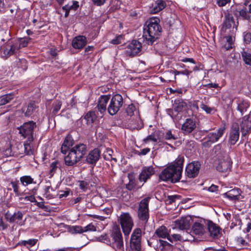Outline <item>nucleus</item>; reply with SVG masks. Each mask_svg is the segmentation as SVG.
<instances>
[{"mask_svg":"<svg viewBox=\"0 0 251 251\" xmlns=\"http://www.w3.org/2000/svg\"><path fill=\"white\" fill-rule=\"evenodd\" d=\"M25 151L26 155H29L33 154V150L29 144H25Z\"/></svg>","mask_w":251,"mask_h":251,"instance_id":"obj_59","label":"nucleus"},{"mask_svg":"<svg viewBox=\"0 0 251 251\" xmlns=\"http://www.w3.org/2000/svg\"><path fill=\"white\" fill-rule=\"evenodd\" d=\"M150 151V149L147 148L143 149L141 150L140 151H137L136 154L138 155H146L147 153H148Z\"/></svg>","mask_w":251,"mask_h":251,"instance_id":"obj_63","label":"nucleus"},{"mask_svg":"<svg viewBox=\"0 0 251 251\" xmlns=\"http://www.w3.org/2000/svg\"><path fill=\"white\" fill-rule=\"evenodd\" d=\"M73 3L72 5H70L69 4H66L65 6L62 7L63 10H71L73 9L76 10L78 7H79L78 2L77 1H73Z\"/></svg>","mask_w":251,"mask_h":251,"instance_id":"obj_47","label":"nucleus"},{"mask_svg":"<svg viewBox=\"0 0 251 251\" xmlns=\"http://www.w3.org/2000/svg\"><path fill=\"white\" fill-rule=\"evenodd\" d=\"M113 151L110 149H106L105 151L103 153V157L106 160L114 161V162H117V160L116 158L113 157L112 153Z\"/></svg>","mask_w":251,"mask_h":251,"instance_id":"obj_38","label":"nucleus"},{"mask_svg":"<svg viewBox=\"0 0 251 251\" xmlns=\"http://www.w3.org/2000/svg\"><path fill=\"white\" fill-rule=\"evenodd\" d=\"M135 110V107L133 104L129 105L126 108V111L127 115L132 116Z\"/></svg>","mask_w":251,"mask_h":251,"instance_id":"obj_52","label":"nucleus"},{"mask_svg":"<svg viewBox=\"0 0 251 251\" xmlns=\"http://www.w3.org/2000/svg\"><path fill=\"white\" fill-rule=\"evenodd\" d=\"M181 176V175L175 169V165H170L162 171L159 178L164 181H170L172 183H176L180 180Z\"/></svg>","mask_w":251,"mask_h":251,"instance_id":"obj_3","label":"nucleus"},{"mask_svg":"<svg viewBox=\"0 0 251 251\" xmlns=\"http://www.w3.org/2000/svg\"><path fill=\"white\" fill-rule=\"evenodd\" d=\"M20 201L25 200V201H29L32 202H36L37 201L35 199V197L33 195H31L29 196H26L25 198H20Z\"/></svg>","mask_w":251,"mask_h":251,"instance_id":"obj_56","label":"nucleus"},{"mask_svg":"<svg viewBox=\"0 0 251 251\" xmlns=\"http://www.w3.org/2000/svg\"><path fill=\"white\" fill-rule=\"evenodd\" d=\"M151 197H147L142 200L139 203L137 216L138 219L146 224L149 219V203Z\"/></svg>","mask_w":251,"mask_h":251,"instance_id":"obj_5","label":"nucleus"},{"mask_svg":"<svg viewBox=\"0 0 251 251\" xmlns=\"http://www.w3.org/2000/svg\"><path fill=\"white\" fill-rule=\"evenodd\" d=\"M142 44L137 40H132L129 43L125 51V54L126 56L133 57L136 55H139L142 50Z\"/></svg>","mask_w":251,"mask_h":251,"instance_id":"obj_12","label":"nucleus"},{"mask_svg":"<svg viewBox=\"0 0 251 251\" xmlns=\"http://www.w3.org/2000/svg\"><path fill=\"white\" fill-rule=\"evenodd\" d=\"M13 98V94L12 93L1 96L0 97V105H4L9 102Z\"/></svg>","mask_w":251,"mask_h":251,"instance_id":"obj_39","label":"nucleus"},{"mask_svg":"<svg viewBox=\"0 0 251 251\" xmlns=\"http://www.w3.org/2000/svg\"><path fill=\"white\" fill-rule=\"evenodd\" d=\"M241 55L245 63L251 66V53L243 50L241 52Z\"/></svg>","mask_w":251,"mask_h":251,"instance_id":"obj_45","label":"nucleus"},{"mask_svg":"<svg viewBox=\"0 0 251 251\" xmlns=\"http://www.w3.org/2000/svg\"><path fill=\"white\" fill-rule=\"evenodd\" d=\"M97 116L94 112L89 111L84 116V119L87 121L88 124H91L94 122Z\"/></svg>","mask_w":251,"mask_h":251,"instance_id":"obj_40","label":"nucleus"},{"mask_svg":"<svg viewBox=\"0 0 251 251\" xmlns=\"http://www.w3.org/2000/svg\"><path fill=\"white\" fill-rule=\"evenodd\" d=\"M70 193V190H67L65 191H60L59 195V198L60 199L63 198V197H67Z\"/></svg>","mask_w":251,"mask_h":251,"instance_id":"obj_64","label":"nucleus"},{"mask_svg":"<svg viewBox=\"0 0 251 251\" xmlns=\"http://www.w3.org/2000/svg\"><path fill=\"white\" fill-rule=\"evenodd\" d=\"M19 183V182L18 180L12 181L10 182V184L11 185L13 188V191L17 196H19L20 195V192L19 190V187L18 185Z\"/></svg>","mask_w":251,"mask_h":251,"instance_id":"obj_50","label":"nucleus"},{"mask_svg":"<svg viewBox=\"0 0 251 251\" xmlns=\"http://www.w3.org/2000/svg\"><path fill=\"white\" fill-rule=\"evenodd\" d=\"M234 20L231 14L227 13H225V19L222 24L221 31L226 32V29L231 28L232 24H234Z\"/></svg>","mask_w":251,"mask_h":251,"instance_id":"obj_23","label":"nucleus"},{"mask_svg":"<svg viewBox=\"0 0 251 251\" xmlns=\"http://www.w3.org/2000/svg\"><path fill=\"white\" fill-rule=\"evenodd\" d=\"M38 241L36 239H30L28 240H22L18 242L16 246H25L30 250V248L34 246Z\"/></svg>","mask_w":251,"mask_h":251,"instance_id":"obj_34","label":"nucleus"},{"mask_svg":"<svg viewBox=\"0 0 251 251\" xmlns=\"http://www.w3.org/2000/svg\"><path fill=\"white\" fill-rule=\"evenodd\" d=\"M84 232L87 231H96V227L92 224H90L87 226L83 227Z\"/></svg>","mask_w":251,"mask_h":251,"instance_id":"obj_57","label":"nucleus"},{"mask_svg":"<svg viewBox=\"0 0 251 251\" xmlns=\"http://www.w3.org/2000/svg\"><path fill=\"white\" fill-rule=\"evenodd\" d=\"M159 21V19H151L146 23L143 37L148 45H153L159 38L162 29L158 23Z\"/></svg>","mask_w":251,"mask_h":251,"instance_id":"obj_1","label":"nucleus"},{"mask_svg":"<svg viewBox=\"0 0 251 251\" xmlns=\"http://www.w3.org/2000/svg\"><path fill=\"white\" fill-rule=\"evenodd\" d=\"M68 231L72 234L82 233L84 232L83 227L79 226H69Z\"/></svg>","mask_w":251,"mask_h":251,"instance_id":"obj_41","label":"nucleus"},{"mask_svg":"<svg viewBox=\"0 0 251 251\" xmlns=\"http://www.w3.org/2000/svg\"><path fill=\"white\" fill-rule=\"evenodd\" d=\"M124 103L123 98L120 94H115L111 98L107 107L108 113L112 116L117 114Z\"/></svg>","mask_w":251,"mask_h":251,"instance_id":"obj_7","label":"nucleus"},{"mask_svg":"<svg viewBox=\"0 0 251 251\" xmlns=\"http://www.w3.org/2000/svg\"><path fill=\"white\" fill-rule=\"evenodd\" d=\"M111 246L116 251H124L122 234L119 227L114 226L110 231Z\"/></svg>","mask_w":251,"mask_h":251,"instance_id":"obj_4","label":"nucleus"},{"mask_svg":"<svg viewBox=\"0 0 251 251\" xmlns=\"http://www.w3.org/2000/svg\"><path fill=\"white\" fill-rule=\"evenodd\" d=\"M107 234L105 233L98 237L97 240L111 246V238Z\"/></svg>","mask_w":251,"mask_h":251,"instance_id":"obj_42","label":"nucleus"},{"mask_svg":"<svg viewBox=\"0 0 251 251\" xmlns=\"http://www.w3.org/2000/svg\"><path fill=\"white\" fill-rule=\"evenodd\" d=\"M173 106L175 112L179 113L186 109L187 104L183 100L178 99L175 100Z\"/></svg>","mask_w":251,"mask_h":251,"instance_id":"obj_27","label":"nucleus"},{"mask_svg":"<svg viewBox=\"0 0 251 251\" xmlns=\"http://www.w3.org/2000/svg\"><path fill=\"white\" fill-rule=\"evenodd\" d=\"M110 95H101L99 99L97 108L101 113L105 112L107 108V104L110 98Z\"/></svg>","mask_w":251,"mask_h":251,"instance_id":"obj_21","label":"nucleus"},{"mask_svg":"<svg viewBox=\"0 0 251 251\" xmlns=\"http://www.w3.org/2000/svg\"><path fill=\"white\" fill-rule=\"evenodd\" d=\"M23 217V214L21 211H18L14 213L13 215H11L7 212L5 215V219L10 223H18L19 221L22 220Z\"/></svg>","mask_w":251,"mask_h":251,"instance_id":"obj_29","label":"nucleus"},{"mask_svg":"<svg viewBox=\"0 0 251 251\" xmlns=\"http://www.w3.org/2000/svg\"><path fill=\"white\" fill-rule=\"evenodd\" d=\"M240 126L242 136H246L251 130V111L243 118Z\"/></svg>","mask_w":251,"mask_h":251,"instance_id":"obj_16","label":"nucleus"},{"mask_svg":"<svg viewBox=\"0 0 251 251\" xmlns=\"http://www.w3.org/2000/svg\"><path fill=\"white\" fill-rule=\"evenodd\" d=\"M180 196L179 195H173L169 196L168 197V200L169 201V203L171 204L173 202H175L176 199H180Z\"/></svg>","mask_w":251,"mask_h":251,"instance_id":"obj_61","label":"nucleus"},{"mask_svg":"<svg viewBox=\"0 0 251 251\" xmlns=\"http://www.w3.org/2000/svg\"><path fill=\"white\" fill-rule=\"evenodd\" d=\"M164 76L166 78V80L164 81H166L170 82L176 79V77L174 75L173 70L165 72L164 74Z\"/></svg>","mask_w":251,"mask_h":251,"instance_id":"obj_46","label":"nucleus"},{"mask_svg":"<svg viewBox=\"0 0 251 251\" xmlns=\"http://www.w3.org/2000/svg\"><path fill=\"white\" fill-rule=\"evenodd\" d=\"M62 105V102L60 100H56L55 101L52 105V115L53 116H55L57 114L59 110L60 109Z\"/></svg>","mask_w":251,"mask_h":251,"instance_id":"obj_43","label":"nucleus"},{"mask_svg":"<svg viewBox=\"0 0 251 251\" xmlns=\"http://www.w3.org/2000/svg\"><path fill=\"white\" fill-rule=\"evenodd\" d=\"M241 195V190L239 188H234L224 193L223 195L230 200H239Z\"/></svg>","mask_w":251,"mask_h":251,"instance_id":"obj_30","label":"nucleus"},{"mask_svg":"<svg viewBox=\"0 0 251 251\" xmlns=\"http://www.w3.org/2000/svg\"><path fill=\"white\" fill-rule=\"evenodd\" d=\"M166 3L163 0H157L155 1L154 6H153L151 13L153 14L157 13L161 11L166 7Z\"/></svg>","mask_w":251,"mask_h":251,"instance_id":"obj_32","label":"nucleus"},{"mask_svg":"<svg viewBox=\"0 0 251 251\" xmlns=\"http://www.w3.org/2000/svg\"><path fill=\"white\" fill-rule=\"evenodd\" d=\"M154 234L159 238H166L168 236L169 232L165 226H162L155 230Z\"/></svg>","mask_w":251,"mask_h":251,"instance_id":"obj_35","label":"nucleus"},{"mask_svg":"<svg viewBox=\"0 0 251 251\" xmlns=\"http://www.w3.org/2000/svg\"><path fill=\"white\" fill-rule=\"evenodd\" d=\"M225 131L224 127L219 128L216 131L209 133L203 139L201 145L205 148H209L211 145L218 141Z\"/></svg>","mask_w":251,"mask_h":251,"instance_id":"obj_6","label":"nucleus"},{"mask_svg":"<svg viewBox=\"0 0 251 251\" xmlns=\"http://www.w3.org/2000/svg\"><path fill=\"white\" fill-rule=\"evenodd\" d=\"M221 150V145L220 144H218L214 147L213 151H214L216 155L218 156V158L219 156L220 157H222V156L224 154V153H226L225 152H222Z\"/></svg>","mask_w":251,"mask_h":251,"instance_id":"obj_51","label":"nucleus"},{"mask_svg":"<svg viewBox=\"0 0 251 251\" xmlns=\"http://www.w3.org/2000/svg\"><path fill=\"white\" fill-rule=\"evenodd\" d=\"M38 108V106L35 101H30L27 105L26 110L22 108L23 112L25 113V116L29 117Z\"/></svg>","mask_w":251,"mask_h":251,"instance_id":"obj_31","label":"nucleus"},{"mask_svg":"<svg viewBox=\"0 0 251 251\" xmlns=\"http://www.w3.org/2000/svg\"><path fill=\"white\" fill-rule=\"evenodd\" d=\"M142 231L139 228H135L131 236L130 251H141Z\"/></svg>","mask_w":251,"mask_h":251,"instance_id":"obj_9","label":"nucleus"},{"mask_svg":"<svg viewBox=\"0 0 251 251\" xmlns=\"http://www.w3.org/2000/svg\"><path fill=\"white\" fill-rule=\"evenodd\" d=\"M36 123L32 121L25 123L22 126L18 127L19 133L25 138L29 137L28 138L33 139L34 129L36 127Z\"/></svg>","mask_w":251,"mask_h":251,"instance_id":"obj_11","label":"nucleus"},{"mask_svg":"<svg viewBox=\"0 0 251 251\" xmlns=\"http://www.w3.org/2000/svg\"><path fill=\"white\" fill-rule=\"evenodd\" d=\"M232 162L226 153H224L222 157L219 156L218 162L217 163L216 169L221 173L227 172L230 171L231 167Z\"/></svg>","mask_w":251,"mask_h":251,"instance_id":"obj_10","label":"nucleus"},{"mask_svg":"<svg viewBox=\"0 0 251 251\" xmlns=\"http://www.w3.org/2000/svg\"><path fill=\"white\" fill-rule=\"evenodd\" d=\"M244 41L246 44H249L251 42V33L249 32H244Z\"/></svg>","mask_w":251,"mask_h":251,"instance_id":"obj_54","label":"nucleus"},{"mask_svg":"<svg viewBox=\"0 0 251 251\" xmlns=\"http://www.w3.org/2000/svg\"><path fill=\"white\" fill-rule=\"evenodd\" d=\"M201 164L199 161H194L189 163L185 169L186 176L189 178H195L199 174Z\"/></svg>","mask_w":251,"mask_h":251,"instance_id":"obj_13","label":"nucleus"},{"mask_svg":"<svg viewBox=\"0 0 251 251\" xmlns=\"http://www.w3.org/2000/svg\"><path fill=\"white\" fill-rule=\"evenodd\" d=\"M155 173L154 168L151 166L144 167L139 175L138 179L144 183L150 179L151 177Z\"/></svg>","mask_w":251,"mask_h":251,"instance_id":"obj_15","label":"nucleus"},{"mask_svg":"<svg viewBox=\"0 0 251 251\" xmlns=\"http://www.w3.org/2000/svg\"><path fill=\"white\" fill-rule=\"evenodd\" d=\"M191 221L192 220L190 217L182 218L175 222L176 226L182 230L187 229L190 227Z\"/></svg>","mask_w":251,"mask_h":251,"instance_id":"obj_25","label":"nucleus"},{"mask_svg":"<svg viewBox=\"0 0 251 251\" xmlns=\"http://www.w3.org/2000/svg\"><path fill=\"white\" fill-rule=\"evenodd\" d=\"M100 156V151L98 148L91 151L85 159L86 162L89 164L95 165Z\"/></svg>","mask_w":251,"mask_h":251,"instance_id":"obj_19","label":"nucleus"},{"mask_svg":"<svg viewBox=\"0 0 251 251\" xmlns=\"http://www.w3.org/2000/svg\"><path fill=\"white\" fill-rule=\"evenodd\" d=\"M196 127V120L192 118H187L182 125L181 130L184 135H189L195 131Z\"/></svg>","mask_w":251,"mask_h":251,"instance_id":"obj_14","label":"nucleus"},{"mask_svg":"<svg viewBox=\"0 0 251 251\" xmlns=\"http://www.w3.org/2000/svg\"><path fill=\"white\" fill-rule=\"evenodd\" d=\"M143 185L141 186L138 185L135 179L129 178V182L126 185V188L129 191H136L141 188Z\"/></svg>","mask_w":251,"mask_h":251,"instance_id":"obj_37","label":"nucleus"},{"mask_svg":"<svg viewBox=\"0 0 251 251\" xmlns=\"http://www.w3.org/2000/svg\"><path fill=\"white\" fill-rule=\"evenodd\" d=\"M164 137L165 139L168 140H176V138L175 137V136L172 134V131L171 130L167 131L166 133L164 134Z\"/></svg>","mask_w":251,"mask_h":251,"instance_id":"obj_55","label":"nucleus"},{"mask_svg":"<svg viewBox=\"0 0 251 251\" xmlns=\"http://www.w3.org/2000/svg\"><path fill=\"white\" fill-rule=\"evenodd\" d=\"M30 39V38H23L21 39L20 41V48H24L27 46L29 40Z\"/></svg>","mask_w":251,"mask_h":251,"instance_id":"obj_58","label":"nucleus"},{"mask_svg":"<svg viewBox=\"0 0 251 251\" xmlns=\"http://www.w3.org/2000/svg\"><path fill=\"white\" fill-rule=\"evenodd\" d=\"M87 152V146L84 144H78L73 147L65 157L64 161L67 166H73L79 162Z\"/></svg>","mask_w":251,"mask_h":251,"instance_id":"obj_2","label":"nucleus"},{"mask_svg":"<svg viewBox=\"0 0 251 251\" xmlns=\"http://www.w3.org/2000/svg\"><path fill=\"white\" fill-rule=\"evenodd\" d=\"M237 109L240 112L241 115L245 114L250 110V102L245 100L238 99L236 101Z\"/></svg>","mask_w":251,"mask_h":251,"instance_id":"obj_22","label":"nucleus"},{"mask_svg":"<svg viewBox=\"0 0 251 251\" xmlns=\"http://www.w3.org/2000/svg\"><path fill=\"white\" fill-rule=\"evenodd\" d=\"M201 108L207 114H214L215 111H216L215 110V108L213 107H210L208 105L204 104L201 103L200 105Z\"/></svg>","mask_w":251,"mask_h":251,"instance_id":"obj_48","label":"nucleus"},{"mask_svg":"<svg viewBox=\"0 0 251 251\" xmlns=\"http://www.w3.org/2000/svg\"><path fill=\"white\" fill-rule=\"evenodd\" d=\"M87 43L86 38L84 36H78L72 41V46L75 49H81L84 48Z\"/></svg>","mask_w":251,"mask_h":251,"instance_id":"obj_26","label":"nucleus"},{"mask_svg":"<svg viewBox=\"0 0 251 251\" xmlns=\"http://www.w3.org/2000/svg\"><path fill=\"white\" fill-rule=\"evenodd\" d=\"M20 181L22 184L25 186L34 183L33 179L29 176H25L21 177ZM34 183H35V182H34Z\"/></svg>","mask_w":251,"mask_h":251,"instance_id":"obj_44","label":"nucleus"},{"mask_svg":"<svg viewBox=\"0 0 251 251\" xmlns=\"http://www.w3.org/2000/svg\"><path fill=\"white\" fill-rule=\"evenodd\" d=\"M239 126L238 124H233L229 133L228 143L230 145L236 144L239 137Z\"/></svg>","mask_w":251,"mask_h":251,"instance_id":"obj_18","label":"nucleus"},{"mask_svg":"<svg viewBox=\"0 0 251 251\" xmlns=\"http://www.w3.org/2000/svg\"><path fill=\"white\" fill-rule=\"evenodd\" d=\"M207 228L210 236L214 239H218L222 235V228L217 225L210 221L208 223Z\"/></svg>","mask_w":251,"mask_h":251,"instance_id":"obj_17","label":"nucleus"},{"mask_svg":"<svg viewBox=\"0 0 251 251\" xmlns=\"http://www.w3.org/2000/svg\"><path fill=\"white\" fill-rule=\"evenodd\" d=\"M59 161L56 160L52 163H51L50 167V174L51 176H52L55 172H56L57 169L58 168Z\"/></svg>","mask_w":251,"mask_h":251,"instance_id":"obj_49","label":"nucleus"},{"mask_svg":"<svg viewBox=\"0 0 251 251\" xmlns=\"http://www.w3.org/2000/svg\"><path fill=\"white\" fill-rule=\"evenodd\" d=\"M234 15L236 17L238 21L242 20H247L250 22L251 20V15L250 14L249 11L247 10L246 7H244L243 9L240 10L238 11V14L234 12ZM237 25H238L239 22L237 21ZM237 25H237L236 26H237Z\"/></svg>","mask_w":251,"mask_h":251,"instance_id":"obj_24","label":"nucleus"},{"mask_svg":"<svg viewBox=\"0 0 251 251\" xmlns=\"http://www.w3.org/2000/svg\"><path fill=\"white\" fill-rule=\"evenodd\" d=\"M216 4L219 7H224L226 6L227 3H229L231 0H216Z\"/></svg>","mask_w":251,"mask_h":251,"instance_id":"obj_60","label":"nucleus"},{"mask_svg":"<svg viewBox=\"0 0 251 251\" xmlns=\"http://www.w3.org/2000/svg\"><path fill=\"white\" fill-rule=\"evenodd\" d=\"M152 141L153 142H156L157 139L155 138L154 135L153 134H151L148 136L146 138L143 140V141L145 143H147L149 141Z\"/></svg>","mask_w":251,"mask_h":251,"instance_id":"obj_62","label":"nucleus"},{"mask_svg":"<svg viewBox=\"0 0 251 251\" xmlns=\"http://www.w3.org/2000/svg\"><path fill=\"white\" fill-rule=\"evenodd\" d=\"M184 158L183 156L179 155L173 165H175V169L181 175Z\"/></svg>","mask_w":251,"mask_h":251,"instance_id":"obj_36","label":"nucleus"},{"mask_svg":"<svg viewBox=\"0 0 251 251\" xmlns=\"http://www.w3.org/2000/svg\"><path fill=\"white\" fill-rule=\"evenodd\" d=\"M74 144V140L70 134H68L66 137L61 148V151L63 154H66L68 149Z\"/></svg>","mask_w":251,"mask_h":251,"instance_id":"obj_28","label":"nucleus"},{"mask_svg":"<svg viewBox=\"0 0 251 251\" xmlns=\"http://www.w3.org/2000/svg\"><path fill=\"white\" fill-rule=\"evenodd\" d=\"M16 49V46L11 39H9L1 48L3 54L6 56H11L14 54Z\"/></svg>","mask_w":251,"mask_h":251,"instance_id":"obj_20","label":"nucleus"},{"mask_svg":"<svg viewBox=\"0 0 251 251\" xmlns=\"http://www.w3.org/2000/svg\"><path fill=\"white\" fill-rule=\"evenodd\" d=\"M78 182L79 183V188L82 191H85L89 185V182L86 180H79Z\"/></svg>","mask_w":251,"mask_h":251,"instance_id":"obj_53","label":"nucleus"},{"mask_svg":"<svg viewBox=\"0 0 251 251\" xmlns=\"http://www.w3.org/2000/svg\"><path fill=\"white\" fill-rule=\"evenodd\" d=\"M120 224L125 235H128L133 226V219L128 212L123 213L120 218Z\"/></svg>","mask_w":251,"mask_h":251,"instance_id":"obj_8","label":"nucleus"},{"mask_svg":"<svg viewBox=\"0 0 251 251\" xmlns=\"http://www.w3.org/2000/svg\"><path fill=\"white\" fill-rule=\"evenodd\" d=\"M193 232L199 236H201L204 234L205 232V229L204 226L198 222L194 223L192 226Z\"/></svg>","mask_w":251,"mask_h":251,"instance_id":"obj_33","label":"nucleus"}]
</instances>
